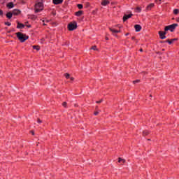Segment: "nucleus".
Returning a JSON list of instances; mask_svg holds the SVG:
<instances>
[{"label": "nucleus", "mask_w": 179, "mask_h": 179, "mask_svg": "<svg viewBox=\"0 0 179 179\" xmlns=\"http://www.w3.org/2000/svg\"><path fill=\"white\" fill-rule=\"evenodd\" d=\"M139 82H141V80H134V81H133V83H139Z\"/></svg>", "instance_id": "nucleus-25"}, {"label": "nucleus", "mask_w": 179, "mask_h": 179, "mask_svg": "<svg viewBox=\"0 0 179 179\" xmlns=\"http://www.w3.org/2000/svg\"><path fill=\"white\" fill-rule=\"evenodd\" d=\"M77 28H78V24L76 23V22H70L68 24V29L70 31H73V30H76V29Z\"/></svg>", "instance_id": "nucleus-4"}, {"label": "nucleus", "mask_w": 179, "mask_h": 179, "mask_svg": "<svg viewBox=\"0 0 179 179\" xmlns=\"http://www.w3.org/2000/svg\"><path fill=\"white\" fill-rule=\"evenodd\" d=\"M7 6L9 9H12V8H13L14 5H13V3L12 2H10L7 4Z\"/></svg>", "instance_id": "nucleus-15"}, {"label": "nucleus", "mask_w": 179, "mask_h": 179, "mask_svg": "<svg viewBox=\"0 0 179 179\" xmlns=\"http://www.w3.org/2000/svg\"><path fill=\"white\" fill-rule=\"evenodd\" d=\"M134 27H135L136 31H141V30H142V27H141V25L139 24H136Z\"/></svg>", "instance_id": "nucleus-10"}, {"label": "nucleus", "mask_w": 179, "mask_h": 179, "mask_svg": "<svg viewBox=\"0 0 179 179\" xmlns=\"http://www.w3.org/2000/svg\"><path fill=\"white\" fill-rule=\"evenodd\" d=\"M71 80H73L74 78L73 77L70 78Z\"/></svg>", "instance_id": "nucleus-34"}, {"label": "nucleus", "mask_w": 179, "mask_h": 179, "mask_svg": "<svg viewBox=\"0 0 179 179\" xmlns=\"http://www.w3.org/2000/svg\"><path fill=\"white\" fill-rule=\"evenodd\" d=\"M94 115H99V112H97V111H96V112H94Z\"/></svg>", "instance_id": "nucleus-30"}, {"label": "nucleus", "mask_w": 179, "mask_h": 179, "mask_svg": "<svg viewBox=\"0 0 179 179\" xmlns=\"http://www.w3.org/2000/svg\"><path fill=\"white\" fill-rule=\"evenodd\" d=\"M16 36L21 43H24L26 40L29 39V36L26 34H22V32H17Z\"/></svg>", "instance_id": "nucleus-1"}, {"label": "nucleus", "mask_w": 179, "mask_h": 179, "mask_svg": "<svg viewBox=\"0 0 179 179\" xmlns=\"http://www.w3.org/2000/svg\"><path fill=\"white\" fill-rule=\"evenodd\" d=\"M33 48H34V50H36V51H38L40 50V46H38V45H34Z\"/></svg>", "instance_id": "nucleus-18"}, {"label": "nucleus", "mask_w": 179, "mask_h": 179, "mask_svg": "<svg viewBox=\"0 0 179 179\" xmlns=\"http://www.w3.org/2000/svg\"><path fill=\"white\" fill-rule=\"evenodd\" d=\"M178 22H179V20H178Z\"/></svg>", "instance_id": "nucleus-40"}, {"label": "nucleus", "mask_w": 179, "mask_h": 179, "mask_svg": "<svg viewBox=\"0 0 179 179\" xmlns=\"http://www.w3.org/2000/svg\"><path fill=\"white\" fill-rule=\"evenodd\" d=\"M131 17H132V14L124 15L123 17V22H126V20H128V19Z\"/></svg>", "instance_id": "nucleus-5"}, {"label": "nucleus", "mask_w": 179, "mask_h": 179, "mask_svg": "<svg viewBox=\"0 0 179 179\" xmlns=\"http://www.w3.org/2000/svg\"><path fill=\"white\" fill-rule=\"evenodd\" d=\"M91 50H94V51H96V50H97V47L96 46H92L91 48Z\"/></svg>", "instance_id": "nucleus-24"}, {"label": "nucleus", "mask_w": 179, "mask_h": 179, "mask_svg": "<svg viewBox=\"0 0 179 179\" xmlns=\"http://www.w3.org/2000/svg\"><path fill=\"white\" fill-rule=\"evenodd\" d=\"M31 133H32V135H34V131H31Z\"/></svg>", "instance_id": "nucleus-38"}, {"label": "nucleus", "mask_w": 179, "mask_h": 179, "mask_svg": "<svg viewBox=\"0 0 179 179\" xmlns=\"http://www.w3.org/2000/svg\"><path fill=\"white\" fill-rule=\"evenodd\" d=\"M140 51H141V52H142L143 51V49H140Z\"/></svg>", "instance_id": "nucleus-36"}, {"label": "nucleus", "mask_w": 179, "mask_h": 179, "mask_svg": "<svg viewBox=\"0 0 179 179\" xmlns=\"http://www.w3.org/2000/svg\"><path fill=\"white\" fill-rule=\"evenodd\" d=\"M64 2V0H53V3L55 5H59Z\"/></svg>", "instance_id": "nucleus-8"}, {"label": "nucleus", "mask_w": 179, "mask_h": 179, "mask_svg": "<svg viewBox=\"0 0 179 179\" xmlns=\"http://www.w3.org/2000/svg\"><path fill=\"white\" fill-rule=\"evenodd\" d=\"M125 36H129V33H127Z\"/></svg>", "instance_id": "nucleus-35"}, {"label": "nucleus", "mask_w": 179, "mask_h": 179, "mask_svg": "<svg viewBox=\"0 0 179 179\" xmlns=\"http://www.w3.org/2000/svg\"><path fill=\"white\" fill-rule=\"evenodd\" d=\"M166 31H162V34H164L165 36H166V34H167V33H166Z\"/></svg>", "instance_id": "nucleus-33"}, {"label": "nucleus", "mask_w": 179, "mask_h": 179, "mask_svg": "<svg viewBox=\"0 0 179 179\" xmlns=\"http://www.w3.org/2000/svg\"><path fill=\"white\" fill-rule=\"evenodd\" d=\"M125 162V159L122 158H119L118 162L119 163H124Z\"/></svg>", "instance_id": "nucleus-20"}, {"label": "nucleus", "mask_w": 179, "mask_h": 179, "mask_svg": "<svg viewBox=\"0 0 179 179\" xmlns=\"http://www.w3.org/2000/svg\"><path fill=\"white\" fill-rule=\"evenodd\" d=\"M131 38H132V40H134V39H135V37L133 36Z\"/></svg>", "instance_id": "nucleus-37"}, {"label": "nucleus", "mask_w": 179, "mask_h": 179, "mask_svg": "<svg viewBox=\"0 0 179 179\" xmlns=\"http://www.w3.org/2000/svg\"><path fill=\"white\" fill-rule=\"evenodd\" d=\"M101 101H103V100L101 99L100 101H97L96 103H101Z\"/></svg>", "instance_id": "nucleus-31"}, {"label": "nucleus", "mask_w": 179, "mask_h": 179, "mask_svg": "<svg viewBox=\"0 0 179 179\" xmlns=\"http://www.w3.org/2000/svg\"><path fill=\"white\" fill-rule=\"evenodd\" d=\"M66 102H63L62 103V106H63V107H65V108H66Z\"/></svg>", "instance_id": "nucleus-27"}, {"label": "nucleus", "mask_w": 179, "mask_h": 179, "mask_svg": "<svg viewBox=\"0 0 179 179\" xmlns=\"http://www.w3.org/2000/svg\"><path fill=\"white\" fill-rule=\"evenodd\" d=\"M178 12H179L178 9H174L173 10L174 15H178Z\"/></svg>", "instance_id": "nucleus-23"}, {"label": "nucleus", "mask_w": 179, "mask_h": 179, "mask_svg": "<svg viewBox=\"0 0 179 179\" xmlns=\"http://www.w3.org/2000/svg\"><path fill=\"white\" fill-rule=\"evenodd\" d=\"M143 136L149 135V131H148L147 130L143 131Z\"/></svg>", "instance_id": "nucleus-17"}, {"label": "nucleus", "mask_w": 179, "mask_h": 179, "mask_svg": "<svg viewBox=\"0 0 179 179\" xmlns=\"http://www.w3.org/2000/svg\"><path fill=\"white\" fill-rule=\"evenodd\" d=\"M23 27H24V24L22 23H18L17 25V29H23Z\"/></svg>", "instance_id": "nucleus-13"}, {"label": "nucleus", "mask_w": 179, "mask_h": 179, "mask_svg": "<svg viewBox=\"0 0 179 179\" xmlns=\"http://www.w3.org/2000/svg\"><path fill=\"white\" fill-rule=\"evenodd\" d=\"M43 4L42 2H38L35 4V13H38L43 10Z\"/></svg>", "instance_id": "nucleus-2"}, {"label": "nucleus", "mask_w": 179, "mask_h": 179, "mask_svg": "<svg viewBox=\"0 0 179 179\" xmlns=\"http://www.w3.org/2000/svg\"><path fill=\"white\" fill-rule=\"evenodd\" d=\"M38 124H41V120L40 119H38Z\"/></svg>", "instance_id": "nucleus-32"}, {"label": "nucleus", "mask_w": 179, "mask_h": 179, "mask_svg": "<svg viewBox=\"0 0 179 179\" xmlns=\"http://www.w3.org/2000/svg\"><path fill=\"white\" fill-rule=\"evenodd\" d=\"M2 15H3V11H2V10L0 9V16H2Z\"/></svg>", "instance_id": "nucleus-28"}, {"label": "nucleus", "mask_w": 179, "mask_h": 179, "mask_svg": "<svg viewBox=\"0 0 179 179\" xmlns=\"http://www.w3.org/2000/svg\"><path fill=\"white\" fill-rule=\"evenodd\" d=\"M109 30H110V31L113 33V34H117V33H120L121 32L120 30H116V29H114L113 28H109Z\"/></svg>", "instance_id": "nucleus-7"}, {"label": "nucleus", "mask_w": 179, "mask_h": 179, "mask_svg": "<svg viewBox=\"0 0 179 179\" xmlns=\"http://www.w3.org/2000/svg\"><path fill=\"white\" fill-rule=\"evenodd\" d=\"M159 38H161V40H164V38H166V36L163 34L162 31H159Z\"/></svg>", "instance_id": "nucleus-9"}, {"label": "nucleus", "mask_w": 179, "mask_h": 179, "mask_svg": "<svg viewBox=\"0 0 179 179\" xmlns=\"http://www.w3.org/2000/svg\"><path fill=\"white\" fill-rule=\"evenodd\" d=\"M13 15V13L8 12L6 13V17H8V19H11Z\"/></svg>", "instance_id": "nucleus-11"}, {"label": "nucleus", "mask_w": 179, "mask_h": 179, "mask_svg": "<svg viewBox=\"0 0 179 179\" xmlns=\"http://www.w3.org/2000/svg\"><path fill=\"white\" fill-rule=\"evenodd\" d=\"M178 26V24H172L171 25L165 27L164 30L165 31H169V30H170V31H174L176 27H177Z\"/></svg>", "instance_id": "nucleus-3"}, {"label": "nucleus", "mask_w": 179, "mask_h": 179, "mask_svg": "<svg viewBox=\"0 0 179 179\" xmlns=\"http://www.w3.org/2000/svg\"><path fill=\"white\" fill-rule=\"evenodd\" d=\"M28 27H31V26L29 25Z\"/></svg>", "instance_id": "nucleus-39"}, {"label": "nucleus", "mask_w": 179, "mask_h": 179, "mask_svg": "<svg viewBox=\"0 0 179 179\" xmlns=\"http://www.w3.org/2000/svg\"><path fill=\"white\" fill-rule=\"evenodd\" d=\"M6 26H10V22H6Z\"/></svg>", "instance_id": "nucleus-29"}, {"label": "nucleus", "mask_w": 179, "mask_h": 179, "mask_svg": "<svg viewBox=\"0 0 179 179\" xmlns=\"http://www.w3.org/2000/svg\"><path fill=\"white\" fill-rule=\"evenodd\" d=\"M77 6H78V9H83V5H82V4H78Z\"/></svg>", "instance_id": "nucleus-22"}, {"label": "nucleus", "mask_w": 179, "mask_h": 179, "mask_svg": "<svg viewBox=\"0 0 179 179\" xmlns=\"http://www.w3.org/2000/svg\"><path fill=\"white\" fill-rule=\"evenodd\" d=\"M176 40H177V39L173 38V39H171V41L170 40H167V41H166V43H169V44H173V43L174 41H176Z\"/></svg>", "instance_id": "nucleus-16"}, {"label": "nucleus", "mask_w": 179, "mask_h": 179, "mask_svg": "<svg viewBox=\"0 0 179 179\" xmlns=\"http://www.w3.org/2000/svg\"><path fill=\"white\" fill-rule=\"evenodd\" d=\"M153 6H155L154 3H151L148 6V8H153Z\"/></svg>", "instance_id": "nucleus-26"}, {"label": "nucleus", "mask_w": 179, "mask_h": 179, "mask_svg": "<svg viewBox=\"0 0 179 179\" xmlns=\"http://www.w3.org/2000/svg\"><path fill=\"white\" fill-rule=\"evenodd\" d=\"M136 12L140 13V12L142 11V8H141V7H137V8H136Z\"/></svg>", "instance_id": "nucleus-21"}, {"label": "nucleus", "mask_w": 179, "mask_h": 179, "mask_svg": "<svg viewBox=\"0 0 179 179\" xmlns=\"http://www.w3.org/2000/svg\"><path fill=\"white\" fill-rule=\"evenodd\" d=\"M13 15L15 16H17V15H20V11L17 9H15L12 11Z\"/></svg>", "instance_id": "nucleus-6"}, {"label": "nucleus", "mask_w": 179, "mask_h": 179, "mask_svg": "<svg viewBox=\"0 0 179 179\" xmlns=\"http://www.w3.org/2000/svg\"><path fill=\"white\" fill-rule=\"evenodd\" d=\"M82 15H83V11L82 10H79L76 13V16H82Z\"/></svg>", "instance_id": "nucleus-14"}, {"label": "nucleus", "mask_w": 179, "mask_h": 179, "mask_svg": "<svg viewBox=\"0 0 179 179\" xmlns=\"http://www.w3.org/2000/svg\"><path fill=\"white\" fill-rule=\"evenodd\" d=\"M108 3H110V1L104 0L102 1L101 5H103V6H106V5H108Z\"/></svg>", "instance_id": "nucleus-12"}, {"label": "nucleus", "mask_w": 179, "mask_h": 179, "mask_svg": "<svg viewBox=\"0 0 179 179\" xmlns=\"http://www.w3.org/2000/svg\"><path fill=\"white\" fill-rule=\"evenodd\" d=\"M64 76H65V78H66V79H69V78H70V75H69V73H64Z\"/></svg>", "instance_id": "nucleus-19"}, {"label": "nucleus", "mask_w": 179, "mask_h": 179, "mask_svg": "<svg viewBox=\"0 0 179 179\" xmlns=\"http://www.w3.org/2000/svg\"><path fill=\"white\" fill-rule=\"evenodd\" d=\"M178 22H179V20H178Z\"/></svg>", "instance_id": "nucleus-41"}]
</instances>
